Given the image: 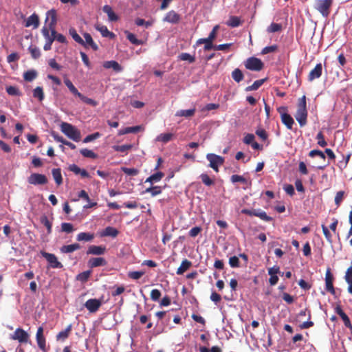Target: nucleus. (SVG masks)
<instances>
[{
  "label": "nucleus",
  "instance_id": "nucleus-26",
  "mask_svg": "<svg viewBox=\"0 0 352 352\" xmlns=\"http://www.w3.org/2000/svg\"><path fill=\"white\" fill-rule=\"evenodd\" d=\"M226 25L231 28H236L240 26L243 21L241 20V18L236 16H230L229 19L226 21Z\"/></svg>",
  "mask_w": 352,
  "mask_h": 352
},
{
  "label": "nucleus",
  "instance_id": "nucleus-52",
  "mask_svg": "<svg viewBox=\"0 0 352 352\" xmlns=\"http://www.w3.org/2000/svg\"><path fill=\"white\" fill-rule=\"evenodd\" d=\"M173 138L172 133H161L157 138V141L162 142L163 143H167Z\"/></svg>",
  "mask_w": 352,
  "mask_h": 352
},
{
  "label": "nucleus",
  "instance_id": "nucleus-14",
  "mask_svg": "<svg viewBox=\"0 0 352 352\" xmlns=\"http://www.w3.org/2000/svg\"><path fill=\"white\" fill-rule=\"evenodd\" d=\"M43 327H39L37 329L36 333V340L38 344V346L44 352L47 351L46 349V340L45 338L43 335Z\"/></svg>",
  "mask_w": 352,
  "mask_h": 352
},
{
  "label": "nucleus",
  "instance_id": "nucleus-59",
  "mask_svg": "<svg viewBox=\"0 0 352 352\" xmlns=\"http://www.w3.org/2000/svg\"><path fill=\"white\" fill-rule=\"evenodd\" d=\"M122 170L127 175L131 176L137 175L139 173V170L134 168L122 167Z\"/></svg>",
  "mask_w": 352,
  "mask_h": 352
},
{
  "label": "nucleus",
  "instance_id": "nucleus-36",
  "mask_svg": "<svg viewBox=\"0 0 352 352\" xmlns=\"http://www.w3.org/2000/svg\"><path fill=\"white\" fill-rule=\"evenodd\" d=\"M266 80L267 78H263L254 81L252 85L248 86L245 88V91H251L257 90L266 81Z\"/></svg>",
  "mask_w": 352,
  "mask_h": 352
},
{
  "label": "nucleus",
  "instance_id": "nucleus-50",
  "mask_svg": "<svg viewBox=\"0 0 352 352\" xmlns=\"http://www.w3.org/2000/svg\"><path fill=\"white\" fill-rule=\"evenodd\" d=\"M282 30V25L280 23H272L267 28V31L269 33L278 32Z\"/></svg>",
  "mask_w": 352,
  "mask_h": 352
},
{
  "label": "nucleus",
  "instance_id": "nucleus-21",
  "mask_svg": "<svg viewBox=\"0 0 352 352\" xmlns=\"http://www.w3.org/2000/svg\"><path fill=\"white\" fill-rule=\"evenodd\" d=\"M95 28L101 33L103 37H109L110 38H113L116 36L114 33L109 31L108 28L105 25L96 24L95 25Z\"/></svg>",
  "mask_w": 352,
  "mask_h": 352
},
{
  "label": "nucleus",
  "instance_id": "nucleus-37",
  "mask_svg": "<svg viewBox=\"0 0 352 352\" xmlns=\"http://www.w3.org/2000/svg\"><path fill=\"white\" fill-rule=\"evenodd\" d=\"M113 149L115 151L127 153L133 148L132 144L114 145Z\"/></svg>",
  "mask_w": 352,
  "mask_h": 352
},
{
  "label": "nucleus",
  "instance_id": "nucleus-28",
  "mask_svg": "<svg viewBox=\"0 0 352 352\" xmlns=\"http://www.w3.org/2000/svg\"><path fill=\"white\" fill-rule=\"evenodd\" d=\"M281 121L286 126L288 129H292L294 124L293 118L289 113H284L282 115Z\"/></svg>",
  "mask_w": 352,
  "mask_h": 352
},
{
  "label": "nucleus",
  "instance_id": "nucleus-49",
  "mask_svg": "<svg viewBox=\"0 0 352 352\" xmlns=\"http://www.w3.org/2000/svg\"><path fill=\"white\" fill-rule=\"evenodd\" d=\"M91 272L90 270L85 271V272L78 274L76 276V279L82 283H85L88 280V279L91 275Z\"/></svg>",
  "mask_w": 352,
  "mask_h": 352
},
{
  "label": "nucleus",
  "instance_id": "nucleus-23",
  "mask_svg": "<svg viewBox=\"0 0 352 352\" xmlns=\"http://www.w3.org/2000/svg\"><path fill=\"white\" fill-rule=\"evenodd\" d=\"M72 329V325L69 324L65 330L60 331L56 336L57 341H65L69 336Z\"/></svg>",
  "mask_w": 352,
  "mask_h": 352
},
{
  "label": "nucleus",
  "instance_id": "nucleus-33",
  "mask_svg": "<svg viewBox=\"0 0 352 352\" xmlns=\"http://www.w3.org/2000/svg\"><path fill=\"white\" fill-rule=\"evenodd\" d=\"M162 192V187L160 186H151L149 188H147L144 192L150 193L152 197L157 196L160 194H161Z\"/></svg>",
  "mask_w": 352,
  "mask_h": 352
},
{
  "label": "nucleus",
  "instance_id": "nucleus-53",
  "mask_svg": "<svg viewBox=\"0 0 352 352\" xmlns=\"http://www.w3.org/2000/svg\"><path fill=\"white\" fill-rule=\"evenodd\" d=\"M202 182L207 186H210L214 184V181L206 173H202L200 175Z\"/></svg>",
  "mask_w": 352,
  "mask_h": 352
},
{
  "label": "nucleus",
  "instance_id": "nucleus-39",
  "mask_svg": "<svg viewBox=\"0 0 352 352\" xmlns=\"http://www.w3.org/2000/svg\"><path fill=\"white\" fill-rule=\"evenodd\" d=\"M243 77L244 76L242 71L239 68L234 69L232 72V78L236 82H241L243 79Z\"/></svg>",
  "mask_w": 352,
  "mask_h": 352
},
{
  "label": "nucleus",
  "instance_id": "nucleus-29",
  "mask_svg": "<svg viewBox=\"0 0 352 352\" xmlns=\"http://www.w3.org/2000/svg\"><path fill=\"white\" fill-rule=\"evenodd\" d=\"M64 83L73 95L78 98L80 96L81 93L78 91V90L76 88V87L73 85V83L69 78H65Z\"/></svg>",
  "mask_w": 352,
  "mask_h": 352
},
{
  "label": "nucleus",
  "instance_id": "nucleus-1",
  "mask_svg": "<svg viewBox=\"0 0 352 352\" xmlns=\"http://www.w3.org/2000/svg\"><path fill=\"white\" fill-rule=\"evenodd\" d=\"M307 98L304 95L298 99L297 111L294 116L300 126H304L307 124Z\"/></svg>",
  "mask_w": 352,
  "mask_h": 352
},
{
  "label": "nucleus",
  "instance_id": "nucleus-51",
  "mask_svg": "<svg viewBox=\"0 0 352 352\" xmlns=\"http://www.w3.org/2000/svg\"><path fill=\"white\" fill-rule=\"evenodd\" d=\"M179 58L182 60L188 61L190 63H192L195 61V57L194 56L186 52L180 54Z\"/></svg>",
  "mask_w": 352,
  "mask_h": 352
},
{
  "label": "nucleus",
  "instance_id": "nucleus-43",
  "mask_svg": "<svg viewBox=\"0 0 352 352\" xmlns=\"http://www.w3.org/2000/svg\"><path fill=\"white\" fill-rule=\"evenodd\" d=\"M125 34L126 35L127 39L131 43H133L134 45H142L143 43L141 40H139V39L136 38L135 36L133 33H131V32H129L128 31H126Z\"/></svg>",
  "mask_w": 352,
  "mask_h": 352
},
{
  "label": "nucleus",
  "instance_id": "nucleus-16",
  "mask_svg": "<svg viewBox=\"0 0 352 352\" xmlns=\"http://www.w3.org/2000/svg\"><path fill=\"white\" fill-rule=\"evenodd\" d=\"M322 74V65L318 63L315 67L311 69L308 75L307 79L309 82H312L315 79L319 78Z\"/></svg>",
  "mask_w": 352,
  "mask_h": 352
},
{
  "label": "nucleus",
  "instance_id": "nucleus-22",
  "mask_svg": "<svg viewBox=\"0 0 352 352\" xmlns=\"http://www.w3.org/2000/svg\"><path fill=\"white\" fill-rule=\"evenodd\" d=\"M103 67L106 69H113L116 72L122 70L121 65L116 60H108L103 63Z\"/></svg>",
  "mask_w": 352,
  "mask_h": 352
},
{
  "label": "nucleus",
  "instance_id": "nucleus-48",
  "mask_svg": "<svg viewBox=\"0 0 352 352\" xmlns=\"http://www.w3.org/2000/svg\"><path fill=\"white\" fill-rule=\"evenodd\" d=\"M195 112V109H187V110H180L176 113L177 116H184V117H191L194 116Z\"/></svg>",
  "mask_w": 352,
  "mask_h": 352
},
{
  "label": "nucleus",
  "instance_id": "nucleus-35",
  "mask_svg": "<svg viewBox=\"0 0 352 352\" xmlns=\"http://www.w3.org/2000/svg\"><path fill=\"white\" fill-rule=\"evenodd\" d=\"M52 174L54 179L57 185H60L63 183V177L60 168H54L52 170Z\"/></svg>",
  "mask_w": 352,
  "mask_h": 352
},
{
  "label": "nucleus",
  "instance_id": "nucleus-46",
  "mask_svg": "<svg viewBox=\"0 0 352 352\" xmlns=\"http://www.w3.org/2000/svg\"><path fill=\"white\" fill-rule=\"evenodd\" d=\"M41 223L46 227L47 233L50 234L52 232V223L50 221L47 217L45 215L42 216L41 217Z\"/></svg>",
  "mask_w": 352,
  "mask_h": 352
},
{
  "label": "nucleus",
  "instance_id": "nucleus-13",
  "mask_svg": "<svg viewBox=\"0 0 352 352\" xmlns=\"http://www.w3.org/2000/svg\"><path fill=\"white\" fill-rule=\"evenodd\" d=\"M102 305V301L96 298H91L86 301L85 307L90 313L96 312L100 306Z\"/></svg>",
  "mask_w": 352,
  "mask_h": 352
},
{
  "label": "nucleus",
  "instance_id": "nucleus-17",
  "mask_svg": "<svg viewBox=\"0 0 352 352\" xmlns=\"http://www.w3.org/2000/svg\"><path fill=\"white\" fill-rule=\"evenodd\" d=\"M181 19L180 15L174 10H170L166 13L163 21L173 24H177Z\"/></svg>",
  "mask_w": 352,
  "mask_h": 352
},
{
  "label": "nucleus",
  "instance_id": "nucleus-6",
  "mask_svg": "<svg viewBox=\"0 0 352 352\" xmlns=\"http://www.w3.org/2000/svg\"><path fill=\"white\" fill-rule=\"evenodd\" d=\"M206 159L210 162L209 166L217 173L219 172V166H221L225 161L224 157L214 153H208Z\"/></svg>",
  "mask_w": 352,
  "mask_h": 352
},
{
  "label": "nucleus",
  "instance_id": "nucleus-11",
  "mask_svg": "<svg viewBox=\"0 0 352 352\" xmlns=\"http://www.w3.org/2000/svg\"><path fill=\"white\" fill-rule=\"evenodd\" d=\"M28 182L32 185H44L47 183V178L43 174L32 173L28 177Z\"/></svg>",
  "mask_w": 352,
  "mask_h": 352
},
{
  "label": "nucleus",
  "instance_id": "nucleus-47",
  "mask_svg": "<svg viewBox=\"0 0 352 352\" xmlns=\"http://www.w3.org/2000/svg\"><path fill=\"white\" fill-rule=\"evenodd\" d=\"M321 227L327 241L331 244L333 243L332 235L329 228L324 224H322Z\"/></svg>",
  "mask_w": 352,
  "mask_h": 352
},
{
  "label": "nucleus",
  "instance_id": "nucleus-7",
  "mask_svg": "<svg viewBox=\"0 0 352 352\" xmlns=\"http://www.w3.org/2000/svg\"><path fill=\"white\" fill-rule=\"evenodd\" d=\"M241 213L248 214L249 216H255L259 217L261 219L265 221H272L273 220L272 217L268 216L265 211H263L261 209H243L241 210Z\"/></svg>",
  "mask_w": 352,
  "mask_h": 352
},
{
  "label": "nucleus",
  "instance_id": "nucleus-41",
  "mask_svg": "<svg viewBox=\"0 0 352 352\" xmlns=\"http://www.w3.org/2000/svg\"><path fill=\"white\" fill-rule=\"evenodd\" d=\"M69 33L72 38L78 44H84L83 39L79 36L76 30L74 28H71L69 30Z\"/></svg>",
  "mask_w": 352,
  "mask_h": 352
},
{
  "label": "nucleus",
  "instance_id": "nucleus-20",
  "mask_svg": "<svg viewBox=\"0 0 352 352\" xmlns=\"http://www.w3.org/2000/svg\"><path fill=\"white\" fill-rule=\"evenodd\" d=\"M106 251V248L102 245H90L87 250V254L102 255Z\"/></svg>",
  "mask_w": 352,
  "mask_h": 352
},
{
  "label": "nucleus",
  "instance_id": "nucleus-2",
  "mask_svg": "<svg viewBox=\"0 0 352 352\" xmlns=\"http://www.w3.org/2000/svg\"><path fill=\"white\" fill-rule=\"evenodd\" d=\"M61 131L69 139L78 142L80 140V131L72 124L67 122H62L60 124Z\"/></svg>",
  "mask_w": 352,
  "mask_h": 352
},
{
  "label": "nucleus",
  "instance_id": "nucleus-5",
  "mask_svg": "<svg viewBox=\"0 0 352 352\" xmlns=\"http://www.w3.org/2000/svg\"><path fill=\"white\" fill-rule=\"evenodd\" d=\"M244 65L246 69L255 72H259L264 67V63L262 60L256 57L248 58L245 61Z\"/></svg>",
  "mask_w": 352,
  "mask_h": 352
},
{
  "label": "nucleus",
  "instance_id": "nucleus-38",
  "mask_svg": "<svg viewBox=\"0 0 352 352\" xmlns=\"http://www.w3.org/2000/svg\"><path fill=\"white\" fill-rule=\"evenodd\" d=\"M33 97L37 98L40 102H42L45 98L43 87H36L33 90Z\"/></svg>",
  "mask_w": 352,
  "mask_h": 352
},
{
  "label": "nucleus",
  "instance_id": "nucleus-44",
  "mask_svg": "<svg viewBox=\"0 0 352 352\" xmlns=\"http://www.w3.org/2000/svg\"><path fill=\"white\" fill-rule=\"evenodd\" d=\"M208 38H199L197 41V44H202V43H205V45H204V50L205 51H208V50H210L212 49H214V45H213V42L212 41H210L208 43V41H207Z\"/></svg>",
  "mask_w": 352,
  "mask_h": 352
},
{
  "label": "nucleus",
  "instance_id": "nucleus-61",
  "mask_svg": "<svg viewBox=\"0 0 352 352\" xmlns=\"http://www.w3.org/2000/svg\"><path fill=\"white\" fill-rule=\"evenodd\" d=\"M239 259L236 256H231L229 258V265L231 267L236 268L240 266Z\"/></svg>",
  "mask_w": 352,
  "mask_h": 352
},
{
  "label": "nucleus",
  "instance_id": "nucleus-62",
  "mask_svg": "<svg viewBox=\"0 0 352 352\" xmlns=\"http://www.w3.org/2000/svg\"><path fill=\"white\" fill-rule=\"evenodd\" d=\"M61 230L66 233H71L74 230L73 225L70 223H62Z\"/></svg>",
  "mask_w": 352,
  "mask_h": 352
},
{
  "label": "nucleus",
  "instance_id": "nucleus-54",
  "mask_svg": "<svg viewBox=\"0 0 352 352\" xmlns=\"http://www.w3.org/2000/svg\"><path fill=\"white\" fill-rule=\"evenodd\" d=\"M255 133L258 135L263 141H265L268 138V134L266 131L262 128H258Z\"/></svg>",
  "mask_w": 352,
  "mask_h": 352
},
{
  "label": "nucleus",
  "instance_id": "nucleus-30",
  "mask_svg": "<svg viewBox=\"0 0 352 352\" xmlns=\"http://www.w3.org/2000/svg\"><path fill=\"white\" fill-rule=\"evenodd\" d=\"M80 248V245L78 243H74L71 245H63L60 248V252L62 253H71Z\"/></svg>",
  "mask_w": 352,
  "mask_h": 352
},
{
  "label": "nucleus",
  "instance_id": "nucleus-10",
  "mask_svg": "<svg viewBox=\"0 0 352 352\" xmlns=\"http://www.w3.org/2000/svg\"><path fill=\"white\" fill-rule=\"evenodd\" d=\"M45 26L50 29H56L57 23V12L54 9H52L47 12L45 17Z\"/></svg>",
  "mask_w": 352,
  "mask_h": 352
},
{
  "label": "nucleus",
  "instance_id": "nucleus-32",
  "mask_svg": "<svg viewBox=\"0 0 352 352\" xmlns=\"http://www.w3.org/2000/svg\"><path fill=\"white\" fill-rule=\"evenodd\" d=\"M94 234L89 232H80L77 235V240L78 241H91L94 239Z\"/></svg>",
  "mask_w": 352,
  "mask_h": 352
},
{
  "label": "nucleus",
  "instance_id": "nucleus-58",
  "mask_svg": "<svg viewBox=\"0 0 352 352\" xmlns=\"http://www.w3.org/2000/svg\"><path fill=\"white\" fill-rule=\"evenodd\" d=\"M318 144L321 147H324L327 145V142L324 140V135L322 132H319L316 135Z\"/></svg>",
  "mask_w": 352,
  "mask_h": 352
},
{
  "label": "nucleus",
  "instance_id": "nucleus-45",
  "mask_svg": "<svg viewBox=\"0 0 352 352\" xmlns=\"http://www.w3.org/2000/svg\"><path fill=\"white\" fill-rule=\"evenodd\" d=\"M82 155L85 157L96 159L98 157V155L91 150L87 148H82L80 151Z\"/></svg>",
  "mask_w": 352,
  "mask_h": 352
},
{
  "label": "nucleus",
  "instance_id": "nucleus-64",
  "mask_svg": "<svg viewBox=\"0 0 352 352\" xmlns=\"http://www.w3.org/2000/svg\"><path fill=\"white\" fill-rule=\"evenodd\" d=\"M344 279L348 284L352 283V265L346 270Z\"/></svg>",
  "mask_w": 352,
  "mask_h": 352
},
{
  "label": "nucleus",
  "instance_id": "nucleus-8",
  "mask_svg": "<svg viewBox=\"0 0 352 352\" xmlns=\"http://www.w3.org/2000/svg\"><path fill=\"white\" fill-rule=\"evenodd\" d=\"M29 334L21 328H17L14 332L10 335V339L18 340L20 343H27L29 340Z\"/></svg>",
  "mask_w": 352,
  "mask_h": 352
},
{
  "label": "nucleus",
  "instance_id": "nucleus-55",
  "mask_svg": "<svg viewBox=\"0 0 352 352\" xmlns=\"http://www.w3.org/2000/svg\"><path fill=\"white\" fill-rule=\"evenodd\" d=\"M278 47L277 45L265 47L261 51V54L265 55L269 53L275 52L278 50Z\"/></svg>",
  "mask_w": 352,
  "mask_h": 352
},
{
  "label": "nucleus",
  "instance_id": "nucleus-25",
  "mask_svg": "<svg viewBox=\"0 0 352 352\" xmlns=\"http://www.w3.org/2000/svg\"><path fill=\"white\" fill-rule=\"evenodd\" d=\"M102 10L104 13H106L108 16L109 20L110 21H116L118 19V16L113 12L112 8L109 5H105L102 8Z\"/></svg>",
  "mask_w": 352,
  "mask_h": 352
},
{
  "label": "nucleus",
  "instance_id": "nucleus-4",
  "mask_svg": "<svg viewBox=\"0 0 352 352\" xmlns=\"http://www.w3.org/2000/svg\"><path fill=\"white\" fill-rule=\"evenodd\" d=\"M333 0H316L314 3V8L318 11L322 16L327 18L330 14L331 7Z\"/></svg>",
  "mask_w": 352,
  "mask_h": 352
},
{
  "label": "nucleus",
  "instance_id": "nucleus-12",
  "mask_svg": "<svg viewBox=\"0 0 352 352\" xmlns=\"http://www.w3.org/2000/svg\"><path fill=\"white\" fill-rule=\"evenodd\" d=\"M334 277L331 272V269L328 268L325 274V289L332 295L336 294V290L333 285Z\"/></svg>",
  "mask_w": 352,
  "mask_h": 352
},
{
  "label": "nucleus",
  "instance_id": "nucleus-34",
  "mask_svg": "<svg viewBox=\"0 0 352 352\" xmlns=\"http://www.w3.org/2000/svg\"><path fill=\"white\" fill-rule=\"evenodd\" d=\"M37 72L34 69H30L26 71L23 74V78L25 81L31 82L37 77Z\"/></svg>",
  "mask_w": 352,
  "mask_h": 352
},
{
  "label": "nucleus",
  "instance_id": "nucleus-19",
  "mask_svg": "<svg viewBox=\"0 0 352 352\" xmlns=\"http://www.w3.org/2000/svg\"><path fill=\"white\" fill-rule=\"evenodd\" d=\"M107 265V261L102 257H93L88 261V265L91 268L104 266Z\"/></svg>",
  "mask_w": 352,
  "mask_h": 352
},
{
  "label": "nucleus",
  "instance_id": "nucleus-56",
  "mask_svg": "<svg viewBox=\"0 0 352 352\" xmlns=\"http://www.w3.org/2000/svg\"><path fill=\"white\" fill-rule=\"evenodd\" d=\"M79 98L85 103L87 104H89L92 107H96L98 105V102L91 99V98H87L86 96H85L84 95H82L81 94L80 96L79 97Z\"/></svg>",
  "mask_w": 352,
  "mask_h": 352
},
{
  "label": "nucleus",
  "instance_id": "nucleus-42",
  "mask_svg": "<svg viewBox=\"0 0 352 352\" xmlns=\"http://www.w3.org/2000/svg\"><path fill=\"white\" fill-rule=\"evenodd\" d=\"M28 50L31 54L32 58L34 59L38 58L41 55L39 48L36 46L30 45L28 48Z\"/></svg>",
  "mask_w": 352,
  "mask_h": 352
},
{
  "label": "nucleus",
  "instance_id": "nucleus-63",
  "mask_svg": "<svg viewBox=\"0 0 352 352\" xmlns=\"http://www.w3.org/2000/svg\"><path fill=\"white\" fill-rule=\"evenodd\" d=\"M199 351L200 352H222L221 349L217 346H213L210 349H208L206 346H200Z\"/></svg>",
  "mask_w": 352,
  "mask_h": 352
},
{
  "label": "nucleus",
  "instance_id": "nucleus-31",
  "mask_svg": "<svg viewBox=\"0 0 352 352\" xmlns=\"http://www.w3.org/2000/svg\"><path fill=\"white\" fill-rule=\"evenodd\" d=\"M119 234L118 230L111 226L107 227L102 233V236L116 237Z\"/></svg>",
  "mask_w": 352,
  "mask_h": 352
},
{
  "label": "nucleus",
  "instance_id": "nucleus-9",
  "mask_svg": "<svg viewBox=\"0 0 352 352\" xmlns=\"http://www.w3.org/2000/svg\"><path fill=\"white\" fill-rule=\"evenodd\" d=\"M41 254L47 260L49 263L50 267L52 268H62L63 264L58 261L57 257L55 254L48 253L45 251H41Z\"/></svg>",
  "mask_w": 352,
  "mask_h": 352
},
{
  "label": "nucleus",
  "instance_id": "nucleus-60",
  "mask_svg": "<svg viewBox=\"0 0 352 352\" xmlns=\"http://www.w3.org/2000/svg\"><path fill=\"white\" fill-rule=\"evenodd\" d=\"M230 180L232 183H236V182H241V183H243V184H246L247 183V180L246 179L241 176V175H233L231 176V178H230Z\"/></svg>",
  "mask_w": 352,
  "mask_h": 352
},
{
  "label": "nucleus",
  "instance_id": "nucleus-27",
  "mask_svg": "<svg viewBox=\"0 0 352 352\" xmlns=\"http://www.w3.org/2000/svg\"><path fill=\"white\" fill-rule=\"evenodd\" d=\"M192 265L191 261L185 258L182 261L180 266L177 270V274L182 275L187 271Z\"/></svg>",
  "mask_w": 352,
  "mask_h": 352
},
{
  "label": "nucleus",
  "instance_id": "nucleus-40",
  "mask_svg": "<svg viewBox=\"0 0 352 352\" xmlns=\"http://www.w3.org/2000/svg\"><path fill=\"white\" fill-rule=\"evenodd\" d=\"M6 90L8 94L10 96H20L21 95V92L16 86H8L6 87Z\"/></svg>",
  "mask_w": 352,
  "mask_h": 352
},
{
  "label": "nucleus",
  "instance_id": "nucleus-3",
  "mask_svg": "<svg viewBox=\"0 0 352 352\" xmlns=\"http://www.w3.org/2000/svg\"><path fill=\"white\" fill-rule=\"evenodd\" d=\"M41 33L45 41L43 50L45 51H49L52 49V45L55 41L56 29H50L46 28V26H43L41 29Z\"/></svg>",
  "mask_w": 352,
  "mask_h": 352
},
{
  "label": "nucleus",
  "instance_id": "nucleus-15",
  "mask_svg": "<svg viewBox=\"0 0 352 352\" xmlns=\"http://www.w3.org/2000/svg\"><path fill=\"white\" fill-rule=\"evenodd\" d=\"M83 36L85 40H83L84 44H80L85 48H91L94 51H98L99 47L98 45L94 42L91 36L89 33H84Z\"/></svg>",
  "mask_w": 352,
  "mask_h": 352
},
{
  "label": "nucleus",
  "instance_id": "nucleus-18",
  "mask_svg": "<svg viewBox=\"0 0 352 352\" xmlns=\"http://www.w3.org/2000/svg\"><path fill=\"white\" fill-rule=\"evenodd\" d=\"M25 26L27 28L32 26L34 29L38 28L39 26L38 16L35 13L30 15L26 19Z\"/></svg>",
  "mask_w": 352,
  "mask_h": 352
},
{
  "label": "nucleus",
  "instance_id": "nucleus-24",
  "mask_svg": "<svg viewBox=\"0 0 352 352\" xmlns=\"http://www.w3.org/2000/svg\"><path fill=\"white\" fill-rule=\"evenodd\" d=\"M164 173L158 171L153 175H151L150 177L146 178L145 183H150L151 185H153L155 183H157L162 180V179L164 177Z\"/></svg>",
  "mask_w": 352,
  "mask_h": 352
},
{
  "label": "nucleus",
  "instance_id": "nucleus-57",
  "mask_svg": "<svg viewBox=\"0 0 352 352\" xmlns=\"http://www.w3.org/2000/svg\"><path fill=\"white\" fill-rule=\"evenodd\" d=\"M100 136H101V134L99 132L94 133L92 134H90V135H88L87 136H86L83 140V142L84 143L90 142L94 140L99 138Z\"/></svg>",
  "mask_w": 352,
  "mask_h": 352
}]
</instances>
